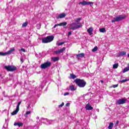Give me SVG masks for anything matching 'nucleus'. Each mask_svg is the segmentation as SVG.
Returning a JSON list of instances; mask_svg holds the SVG:
<instances>
[{
    "label": "nucleus",
    "mask_w": 129,
    "mask_h": 129,
    "mask_svg": "<svg viewBox=\"0 0 129 129\" xmlns=\"http://www.w3.org/2000/svg\"><path fill=\"white\" fill-rule=\"evenodd\" d=\"M70 89L72 91H74L75 90H76V88H75L74 87V85H72L70 86Z\"/></svg>",
    "instance_id": "21"
},
{
    "label": "nucleus",
    "mask_w": 129,
    "mask_h": 129,
    "mask_svg": "<svg viewBox=\"0 0 129 129\" xmlns=\"http://www.w3.org/2000/svg\"><path fill=\"white\" fill-rule=\"evenodd\" d=\"M75 82L79 87L83 88L86 85V82L84 81V80L77 79L75 80Z\"/></svg>",
    "instance_id": "1"
},
{
    "label": "nucleus",
    "mask_w": 129,
    "mask_h": 129,
    "mask_svg": "<svg viewBox=\"0 0 129 129\" xmlns=\"http://www.w3.org/2000/svg\"><path fill=\"white\" fill-rule=\"evenodd\" d=\"M0 56H6V53L0 52Z\"/></svg>",
    "instance_id": "33"
},
{
    "label": "nucleus",
    "mask_w": 129,
    "mask_h": 129,
    "mask_svg": "<svg viewBox=\"0 0 129 129\" xmlns=\"http://www.w3.org/2000/svg\"><path fill=\"white\" fill-rule=\"evenodd\" d=\"M14 51H15V48H13L11 50L8 51L7 52H5L6 55H9L10 54H12V52H14Z\"/></svg>",
    "instance_id": "14"
},
{
    "label": "nucleus",
    "mask_w": 129,
    "mask_h": 129,
    "mask_svg": "<svg viewBox=\"0 0 129 129\" xmlns=\"http://www.w3.org/2000/svg\"><path fill=\"white\" fill-rule=\"evenodd\" d=\"M82 20V18H77V19L75 20V23H76V24H81V23H80V21Z\"/></svg>",
    "instance_id": "17"
},
{
    "label": "nucleus",
    "mask_w": 129,
    "mask_h": 129,
    "mask_svg": "<svg viewBox=\"0 0 129 129\" xmlns=\"http://www.w3.org/2000/svg\"><path fill=\"white\" fill-rule=\"evenodd\" d=\"M84 56H85V54H84V53H79L77 54V57L78 59H79V58H83Z\"/></svg>",
    "instance_id": "13"
},
{
    "label": "nucleus",
    "mask_w": 129,
    "mask_h": 129,
    "mask_svg": "<svg viewBox=\"0 0 129 129\" xmlns=\"http://www.w3.org/2000/svg\"><path fill=\"white\" fill-rule=\"evenodd\" d=\"M57 26H59V24H55V25L53 26L54 29H55V28H56V27H57Z\"/></svg>",
    "instance_id": "41"
},
{
    "label": "nucleus",
    "mask_w": 129,
    "mask_h": 129,
    "mask_svg": "<svg viewBox=\"0 0 129 129\" xmlns=\"http://www.w3.org/2000/svg\"><path fill=\"white\" fill-rule=\"evenodd\" d=\"M99 111V109H97V111Z\"/></svg>",
    "instance_id": "47"
},
{
    "label": "nucleus",
    "mask_w": 129,
    "mask_h": 129,
    "mask_svg": "<svg viewBox=\"0 0 129 129\" xmlns=\"http://www.w3.org/2000/svg\"><path fill=\"white\" fill-rule=\"evenodd\" d=\"M99 31L101 33H105V32H106V30H105V28H100L99 29Z\"/></svg>",
    "instance_id": "24"
},
{
    "label": "nucleus",
    "mask_w": 129,
    "mask_h": 129,
    "mask_svg": "<svg viewBox=\"0 0 129 129\" xmlns=\"http://www.w3.org/2000/svg\"><path fill=\"white\" fill-rule=\"evenodd\" d=\"M71 77L72 78V79H75L76 78V76L73 74H71Z\"/></svg>",
    "instance_id": "28"
},
{
    "label": "nucleus",
    "mask_w": 129,
    "mask_h": 129,
    "mask_svg": "<svg viewBox=\"0 0 129 129\" xmlns=\"http://www.w3.org/2000/svg\"><path fill=\"white\" fill-rule=\"evenodd\" d=\"M19 110H19V109H16V110H15L14 111H13V112L11 113V114H12V115H15L17 114V113H18V112H19Z\"/></svg>",
    "instance_id": "19"
},
{
    "label": "nucleus",
    "mask_w": 129,
    "mask_h": 129,
    "mask_svg": "<svg viewBox=\"0 0 129 129\" xmlns=\"http://www.w3.org/2000/svg\"><path fill=\"white\" fill-rule=\"evenodd\" d=\"M79 5H82V6H90V7H92V5H93V2H87V1H84L82 2H80Z\"/></svg>",
    "instance_id": "7"
},
{
    "label": "nucleus",
    "mask_w": 129,
    "mask_h": 129,
    "mask_svg": "<svg viewBox=\"0 0 129 129\" xmlns=\"http://www.w3.org/2000/svg\"><path fill=\"white\" fill-rule=\"evenodd\" d=\"M20 60H21V62H22V63L24 62V58H23V57H21Z\"/></svg>",
    "instance_id": "38"
},
{
    "label": "nucleus",
    "mask_w": 129,
    "mask_h": 129,
    "mask_svg": "<svg viewBox=\"0 0 129 129\" xmlns=\"http://www.w3.org/2000/svg\"><path fill=\"white\" fill-rule=\"evenodd\" d=\"M101 82L102 83H103V81L101 80Z\"/></svg>",
    "instance_id": "45"
},
{
    "label": "nucleus",
    "mask_w": 129,
    "mask_h": 129,
    "mask_svg": "<svg viewBox=\"0 0 129 129\" xmlns=\"http://www.w3.org/2000/svg\"><path fill=\"white\" fill-rule=\"evenodd\" d=\"M57 26H59V24H55V25L53 26L54 29H55V28H56V27H57Z\"/></svg>",
    "instance_id": "42"
},
{
    "label": "nucleus",
    "mask_w": 129,
    "mask_h": 129,
    "mask_svg": "<svg viewBox=\"0 0 129 129\" xmlns=\"http://www.w3.org/2000/svg\"><path fill=\"white\" fill-rule=\"evenodd\" d=\"M21 51H22V52H26V49L24 48H21Z\"/></svg>",
    "instance_id": "40"
},
{
    "label": "nucleus",
    "mask_w": 129,
    "mask_h": 129,
    "mask_svg": "<svg viewBox=\"0 0 129 129\" xmlns=\"http://www.w3.org/2000/svg\"><path fill=\"white\" fill-rule=\"evenodd\" d=\"M85 108L87 110H92L93 109V107H92L89 103H88L85 107Z\"/></svg>",
    "instance_id": "11"
},
{
    "label": "nucleus",
    "mask_w": 129,
    "mask_h": 129,
    "mask_svg": "<svg viewBox=\"0 0 129 129\" xmlns=\"http://www.w3.org/2000/svg\"><path fill=\"white\" fill-rule=\"evenodd\" d=\"M63 106H64V102H62V103H61V104L58 105V107H62Z\"/></svg>",
    "instance_id": "35"
},
{
    "label": "nucleus",
    "mask_w": 129,
    "mask_h": 129,
    "mask_svg": "<svg viewBox=\"0 0 129 129\" xmlns=\"http://www.w3.org/2000/svg\"><path fill=\"white\" fill-rule=\"evenodd\" d=\"M31 113V111H28L26 112V114H25V116H27L28 114H30Z\"/></svg>",
    "instance_id": "32"
},
{
    "label": "nucleus",
    "mask_w": 129,
    "mask_h": 129,
    "mask_svg": "<svg viewBox=\"0 0 129 129\" xmlns=\"http://www.w3.org/2000/svg\"><path fill=\"white\" fill-rule=\"evenodd\" d=\"M64 44H65V42H60V43H58L57 45L58 46H61L62 45H64Z\"/></svg>",
    "instance_id": "31"
},
{
    "label": "nucleus",
    "mask_w": 129,
    "mask_h": 129,
    "mask_svg": "<svg viewBox=\"0 0 129 129\" xmlns=\"http://www.w3.org/2000/svg\"><path fill=\"white\" fill-rule=\"evenodd\" d=\"M58 25L59 26H66L67 25V22H64L62 23H60L58 24Z\"/></svg>",
    "instance_id": "22"
},
{
    "label": "nucleus",
    "mask_w": 129,
    "mask_h": 129,
    "mask_svg": "<svg viewBox=\"0 0 129 129\" xmlns=\"http://www.w3.org/2000/svg\"><path fill=\"white\" fill-rule=\"evenodd\" d=\"M28 26V22H25L22 24V27L25 28Z\"/></svg>",
    "instance_id": "30"
},
{
    "label": "nucleus",
    "mask_w": 129,
    "mask_h": 129,
    "mask_svg": "<svg viewBox=\"0 0 129 129\" xmlns=\"http://www.w3.org/2000/svg\"><path fill=\"white\" fill-rule=\"evenodd\" d=\"M87 31L89 35H92V32L93 31V29L92 27L89 28Z\"/></svg>",
    "instance_id": "16"
},
{
    "label": "nucleus",
    "mask_w": 129,
    "mask_h": 129,
    "mask_svg": "<svg viewBox=\"0 0 129 129\" xmlns=\"http://www.w3.org/2000/svg\"><path fill=\"white\" fill-rule=\"evenodd\" d=\"M3 127L5 128V125H4Z\"/></svg>",
    "instance_id": "48"
},
{
    "label": "nucleus",
    "mask_w": 129,
    "mask_h": 129,
    "mask_svg": "<svg viewBox=\"0 0 129 129\" xmlns=\"http://www.w3.org/2000/svg\"><path fill=\"white\" fill-rule=\"evenodd\" d=\"M66 17V14L62 13L58 15V16H56V19H63V18H65Z\"/></svg>",
    "instance_id": "12"
},
{
    "label": "nucleus",
    "mask_w": 129,
    "mask_h": 129,
    "mask_svg": "<svg viewBox=\"0 0 129 129\" xmlns=\"http://www.w3.org/2000/svg\"><path fill=\"white\" fill-rule=\"evenodd\" d=\"M59 57H53L52 58V61H53V62H57V61H58L59 60Z\"/></svg>",
    "instance_id": "20"
},
{
    "label": "nucleus",
    "mask_w": 129,
    "mask_h": 129,
    "mask_svg": "<svg viewBox=\"0 0 129 129\" xmlns=\"http://www.w3.org/2000/svg\"><path fill=\"white\" fill-rule=\"evenodd\" d=\"M126 18V15H120L116 17V18H114L113 20H112V23H115V22H119L120 21H122V20H124Z\"/></svg>",
    "instance_id": "3"
},
{
    "label": "nucleus",
    "mask_w": 129,
    "mask_h": 129,
    "mask_svg": "<svg viewBox=\"0 0 129 129\" xmlns=\"http://www.w3.org/2000/svg\"><path fill=\"white\" fill-rule=\"evenodd\" d=\"M126 54V52L122 51L119 53V57H122V56H124Z\"/></svg>",
    "instance_id": "18"
},
{
    "label": "nucleus",
    "mask_w": 129,
    "mask_h": 129,
    "mask_svg": "<svg viewBox=\"0 0 129 129\" xmlns=\"http://www.w3.org/2000/svg\"><path fill=\"white\" fill-rule=\"evenodd\" d=\"M66 50V48L63 47L62 48H61L60 49L57 51H54V53H55L56 55H60L61 53H63V52H64V51H65Z\"/></svg>",
    "instance_id": "9"
},
{
    "label": "nucleus",
    "mask_w": 129,
    "mask_h": 129,
    "mask_svg": "<svg viewBox=\"0 0 129 129\" xmlns=\"http://www.w3.org/2000/svg\"><path fill=\"white\" fill-rule=\"evenodd\" d=\"M63 95L64 96H66V95H69V93L68 92L64 93Z\"/></svg>",
    "instance_id": "37"
},
{
    "label": "nucleus",
    "mask_w": 129,
    "mask_h": 129,
    "mask_svg": "<svg viewBox=\"0 0 129 129\" xmlns=\"http://www.w3.org/2000/svg\"><path fill=\"white\" fill-rule=\"evenodd\" d=\"M4 93H5V92H4Z\"/></svg>",
    "instance_id": "50"
},
{
    "label": "nucleus",
    "mask_w": 129,
    "mask_h": 129,
    "mask_svg": "<svg viewBox=\"0 0 129 129\" xmlns=\"http://www.w3.org/2000/svg\"><path fill=\"white\" fill-rule=\"evenodd\" d=\"M27 108H30V105H28V106L27 107Z\"/></svg>",
    "instance_id": "46"
},
{
    "label": "nucleus",
    "mask_w": 129,
    "mask_h": 129,
    "mask_svg": "<svg viewBox=\"0 0 129 129\" xmlns=\"http://www.w3.org/2000/svg\"><path fill=\"white\" fill-rule=\"evenodd\" d=\"M52 65V62L51 61H47L40 65V68L41 69H47V68H49L51 67Z\"/></svg>",
    "instance_id": "5"
},
{
    "label": "nucleus",
    "mask_w": 129,
    "mask_h": 129,
    "mask_svg": "<svg viewBox=\"0 0 129 129\" xmlns=\"http://www.w3.org/2000/svg\"><path fill=\"white\" fill-rule=\"evenodd\" d=\"M126 81H129V79H128L120 80V82H121V83H124V82H126Z\"/></svg>",
    "instance_id": "27"
},
{
    "label": "nucleus",
    "mask_w": 129,
    "mask_h": 129,
    "mask_svg": "<svg viewBox=\"0 0 129 129\" xmlns=\"http://www.w3.org/2000/svg\"><path fill=\"white\" fill-rule=\"evenodd\" d=\"M97 50H98V47L97 46H95L93 49H92V51L93 52H96V51H97Z\"/></svg>",
    "instance_id": "29"
},
{
    "label": "nucleus",
    "mask_w": 129,
    "mask_h": 129,
    "mask_svg": "<svg viewBox=\"0 0 129 129\" xmlns=\"http://www.w3.org/2000/svg\"><path fill=\"white\" fill-rule=\"evenodd\" d=\"M71 35H72V32L69 31L68 33V37H69V36H71Z\"/></svg>",
    "instance_id": "36"
},
{
    "label": "nucleus",
    "mask_w": 129,
    "mask_h": 129,
    "mask_svg": "<svg viewBox=\"0 0 129 129\" xmlns=\"http://www.w3.org/2000/svg\"><path fill=\"white\" fill-rule=\"evenodd\" d=\"M21 103H22V102H19L16 107V109H18L19 110H20V105H21Z\"/></svg>",
    "instance_id": "26"
},
{
    "label": "nucleus",
    "mask_w": 129,
    "mask_h": 129,
    "mask_svg": "<svg viewBox=\"0 0 129 129\" xmlns=\"http://www.w3.org/2000/svg\"><path fill=\"white\" fill-rule=\"evenodd\" d=\"M82 27V24L81 23H76L74 22L70 25V29L74 31V30H77V29H80Z\"/></svg>",
    "instance_id": "2"
},
{
    "label": "nucleus",
    "mask_w": 129,
    "mask_h": 129,
    "mask_svg": "<svg viewBox=\"0 0 129 129\" xmlns=\"http://www.w3.org/2000/svg\"><path fill=\"white\" fill-rule=\"evenodd\" d=\"M118 67V63H115L113 65V69H116Z\"/></svg>",
    "instance_id": "25"
},
{
    "label": "nucleus",
    "mask_w": 129,
    "mask_h": 129,
    "mask_svg": "<svg viewBox=\"0 0 129 129\" xmlns=\"http://www.w3.org/2000/svg\"><path fill=\"white\" fill-rule=\"evenodd\" d=\"M54 40V36H48L46 37L42 38V42L43 44H46L47 43H50Z\"/></svg>",
    "instance_id": "4"
},
{
    "label": "nucleus",
    "mask_w": 129,
    "mask_h": 129,
    "mask_svg": "<svg viewBox=\"0 0 129 129\" xmlns=\"http://www.w3.org/2000/svg\"><path fill=\"white\" fill-rule=\"evenodd\" d=\"M126 101V100L124 98L120 99L119 100H117L115 104L116 105H120V104H124Z\"/></svg>",
    "instance_id": "8"
},
{
    "label": "nucleus",
    "mask_w": 129,
    "mask_h": 129,
    "mask_svg": "<svg viewBox=\"0 0 129 129\" xmlns=\"http://www.w3.org/2000/svg\"><path fill=\"white\" fill-rule=\"evenodd\" d=\"M118 123H119V121L117 120L116 122V125H118Z\"/></svg>",
    "instance_id": "43"
},
{
    "label": "nucleus",
    "mask_w": 129,
    "mask_h": 129,
    "mask_svg": "<svg viewBox=\"0 0 129 129\" xmlns=\"http://www.w3.org/2000/svg\"><path fill=\"white\" fill-rule=\"evenodd\" d=\"M41 122H43L44 123H46L47 124V121L45 120H42V121Z\"/></svg>",
    "instance_id": "39"
},
{
    "label": "nucleus",
    "mask_w": 129,
    "mask_h": 129,
    "mask_svg": "<svg viewBox=\"0 0 129 129\" xmlns=\"http://www.w3.org/2000/svg\"><path fill=\"white\" fill-rule=\"evenodd\" d=\"M43 120H46V121H47L46 124H52L53 123V121L52 120H49L48 119L42 118L41 119V121H43Z\"/></svg>",
    "instance_id": "10"
},
{
    "label": "nucleus",
    "mask_w": 129,
    "mask_h": 129,
    "mask_svg": "<svg viewBox=\"0 0 129 129\" xmlns=\"http://www.w3.org/2000/svg\"><path fill=\"white\" fill-rule=\"evenodd\" d=\"M112 127H113V123L111 122L110 123L109 126H108V129H112Z\"/></svg>",
    "instance_id": "23"
},
{
    "label": "nucleus",
    "mask_w": 129,
    "mask_h": 129,
    "mask_svg": "<svg viewBox=\"0 0 129 129\" xmlns=\"http://www.w3.org/2000/svg\"><path fill=\"white\" fill-rule=\"evenodd\" d=\"M118 86V84L113 85L112 87H113V88H116V87H117Z\"/></svg>",
    "instance_id": "34"
},
{
    "label": "nucleus",
    "mask_w": 129,
    "mask_h": 129,
    "mask_svg": "<svg viewBox=\"0 0 129 129\" xmlns=\"http://www.w3.org/2000/svg\"><path fill=\"white\" fill-rule=\"evenodd\" d=\"M0 76H2V74H0Z\"/></svg>",
    "instance_id": "49"
},
{
    "label": "nucleus",
    "mask_w": 129,
    "mask_h": 129,
    "mask_svg": "<svg viewBox=\"0 0 129 129\" xmlns=\"http://www.w3.org/2000/svg\"><path fill=\"white\" fill-rule=\"evenodd\" d=\"M14 125H18V126L20 127V126H23V125H24V123H22V122H15L14 124Z\"/></svg>",
    "instance_id": "15"
},
{
    "label": "nucleus",
    "mask_w": 129,
    "mask_h": 129,
    "mask_svg": "<svg viewBox=\"0 0 129 129\" xmlns=\"http://www.w3.org/2000/svg\"><path fill=\"white\" fill-rule=\"evenodd\" d=\"M4 68L6 70H7V71H10L11 72H13V71H15V70H17V67L12 66H6L4 67Z\"/></svg>",
    "instance_id": "6"
},
{
    "label": "nucleus",
    "mask_w": 129,
    "mask_h": 129,
    "mask_svg": "<svg viewBox=\"0 0 129 129\" xmlns=\"http://www.w3.org/2000/svg\"><path fill=\"white\" fill-rule=\"evenodd\" d=\"M69 105H70V103H67L66 104V106H69Z\"/></svg>",
    "instance_id": "44"
}]
</instances>
